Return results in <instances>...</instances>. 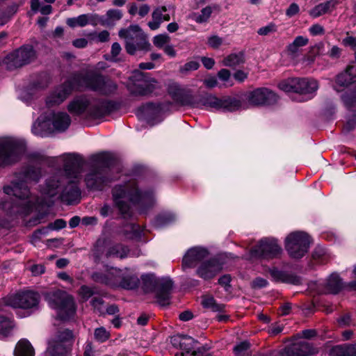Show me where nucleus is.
<instances>
[{
	"mask_svg": "<svg viewBox=\"0 0 356 356\" xmlns=\"http://www.w3.org/2000/svg\"><path fill=\"white\" fill-rule=\"evenodd\" d=\"M42 175L40 168L29 166L20 173L19 182H13L3 187L4 193L8 195L1 203V209L9 215H27L33 209L35 201L31 195L26 185L29 181L37 182Z\"/></svg>",
	"mask_w": 356,
	"mask_h": 356,
	"instance_id": "1",
	"label": "nucleus"
},
{
	"mask_svg": "<svg viewBox=\"0 0 356 356\" xmlns=\"http://www.w3.org/2000/svg\"><path fill=\"white\" fill-rule=\"evenodd\" d=\"M113 200L120 213L126 218L131 214L130 204L139 205L142 212L154 203L152 192L140 191L134 180L115 186L112 191Z\"/></svg>",
	"mask_w": 356,
	"mask_h": 356,
	"instance_id": "2",
	"label": "nucleus"
},
{
	"mask_svg": "<svg viewBox=\"0 0 356 356\" xmlns=\"http://www.w3.org/2000/svg\"><path fill=\"white\" fill-rule=\"evenodd\" d=\"M64 162L63 172H59L49 177L41 189L43 195L60 198V193L66 180L79 178L83 167V160L76 154H65L60 156Z\"/></svg>",
	"mask_w": 356,
	"mask_h": 356,
	"instance_id": "3",
	"label": "nucleus"
},
{
	"mask_svg": "<svg viewBox=\"0 0 356 356\" xmlns=\"http://www.w3.org/2000/svg\"><path fill=\"white\" fill-rule=\"evenodd\" d=\"M92 279L97 282L104 284L113 288L133 289L138 286V277L127 269L115 268H106L104 272H96L92 274Z\"/></svg>",
	"mask_w": 356,
	"mask_h": 356,
	"instance_id": "4",
	"label": "nucleus"
},
{
	"mask_svg": "<svg viewBox=\"0 0 356 356\" xmlns=\"http://www.w3.org/2000/svg\"><path fill=\"white\" fill-rule=\"evenodd\" d=\"M91 161L93 163V169L86 177V185L92 190H102L112 181L107 176V170L111 165L113 159L111 154L100 153L93 155Z\"/></svg>",
	"mask_w": 356,
	"mask_h": 356,
	"instance_id": "5",
	"label": "nucleus"
},
{
	"mask_svg": "<svg viewBox=\"0 0 356 356\" xmlns=\"http://www.w3.org/2000/svg\"><path fill=\"white\" fill-rule=\"evenodd\" d=\"M191 107L232 112L241 107V102L239 99L229 96L220 98L212 94H205L194 96Z\"/></svg>",
	"mask_w": 356,
	"mask_h": 356,
	"instance_id": "6",
	"label": "nucleus"
},
{
	"mask_svg": "<svg viewBox=\"0 0 356 356\" xmlns=\"http://www.w3.org/2000/svg\"><path fill=\"white\" fill-rule=\"evenodd\" d=\"M118 35L125 40V49L130 55H134L140 51L149 50L150 43L138 25H131L127 29H122Z\"/></svg>",
	"mask_w": 356,
	"mask_h": 356,
	"instance_id": "7",
	"label": "nucleus"
},
{
	"mask_svg": "<svg viewBox=\"0 0 356 356\" xmlns=\"http://www.w3.org/2000/svg\"><path fill=\"white\" fill-rule=\"evenodd\" d=\"M45 298L49 306L57 310L60 319L67 320L75 314L74 299L65 291L56 290L47 293Z\"/></svg>",
	"mask_w": 356,
	"mask_h": 356,
	"instance_id": "8",
	"label": "nucleus"
},
{
	"mask_svg": "<svg viewBox=\"0 0 356 356\" xmlns=\"http://www.w3.org/2000/svg\"><path fill=\"white\" fill-rule=\"evenodd\" d=\"M141 278L145 291H156V298L160 305L165 306L170 304V293L173 286L171 280H157L153 274L143 275Z\"/></svg>",
	"mask_w": 356,
	"mask_h": 356,
	"instance_id": "9",
	"label": "nucleus"
},
{
	"mask_svg": "<svg viewBox=\"0 0 356 356\" xmlns=\"http://www.w3.org/2000/svg\"><path fill=\"white\" fill-rule=\"evenodd\" d=\"M25 143L13 138H0V165L13 163L25 151Z\"/></svg>",
	"mask_w": 356,
	"mask_h": 356,
	"instance_id": "10",
	"label": "nucleus"
},
{
	"mask_svg": "<svg viewBox=\"0 0 356 356\" xmlns=\"http://www.w3.org/2000/svg\"><path fill=\"white\" fill-rule=\"evenodd\" d=\"M309 243V236L302 232H291L285 238L286 250L293 259L302 257L308 251Z\"/></svg>",
	"mask_w": 356,
	"mask_h": 356,
	"instance_id": "11",
	"label": "nucleus"
},
{
	"mask_svg": "<svg viewBox=\"0 0 356 356\" xmlns=\"http://www.w3.org/2000/svg\"><path fill=\"white\" fill-rule=\"evenodd\" d=\"M156 83V80L149 77L147 73L136 70L130 77L129 88L131 93L134 95L145 96L154 90Z\"/></svg>",
	"mask_w": 356,
	"mask_h": 356,
	"instance_id": "12",
	"label": "nucleus"
},
{
	"mask_svg": "<svg viewBox=\"0 0 356 356\" xmlns=\"http://www.w3.org/2000/svg\"><path fill=\"white\" fill-rule=\"evenodd\" d=\"M129 249L122 244H111L105 239H99L93 249V254L96 259L103 258L119 257L123 259L127 257Z\"/></svg>",
	"mask_w": 356,
	"mask_h": 356,
	"instance_id": "13",
	"label": "nucleus"
},
{
	"mask_svg": "<svg viewBox=\"0 0 356 356\" xmlns=\"http://www.w3.org/2000/svg\"><path fill=\"white\" fill-rule=\"evenodd\" d=\"M6 305L24 309L35 308L40 301V296L32 291H24L11 294L3 300Z\"/></svg>",
	"mask_w": 356,
	"mask_h": 356,
	"instance_id": "14",
	"label": "nucleus"
},
{
	"mask_svg": "<svg viewBox=\"0 0 356 356\" xmlns=\"http://www.w3.org/2000/svg\"><path fill=\"white\" fill-rule=\"evenodd\" d=\"M35 53L32 46H22L15 51L8 54L4 61L8 69L12 70L29 64L34 60Z\"/></svg>",
	"mask_w": 356,
	"mask_h": 356,
	"instance_id": "15",
	"label": "nucleus"
},
{
	"mask_svg": "<svg viewBox=\"0 0 356 356\" xmlns=\"http://www.w3.org/2000/svg\"><path fill=\"white\" fill-rule=\"evenodd\" d=\"M76 81L73 80V75L63 84L56 87L47 97L46 104L48 107L56 106L62 104L74 90H78Z\"/></svg>",
	"mask_w": 356,
	"mask_h": 356,
	"instance_id": "16",
	"label": "nucleus"
},
{
	"mask_svg": "<svg viewBox=\"0 0 356 356\" xmlns=\"http://www.w3.org/2000/svg\"><path fill=\"white\" fill-rule=\"evenodd\" d=\"M282 252L281 247L274 238H264L250 251L251 258L271 259Z\"/></svg>",
	"mask_w": 356,
	"mask_h": 356,
	"instance_id": "17",
	"label": "nucleus"
},
{
	"mask_svg": "<svg viewBox=\"0 0 356 356\" xmlns=\"http://www.w3.org/2000/svg\"><path fill=\"white\" fill-rule=\"evenodd\" d=\"M92 99L86 95L74 97L67 105V111L72 115L81 116L85 113L95 115Z\"/></svg>",
	"mask_w": 356,
	"mask_h": 356,
	"instance_id": "18",
	"label": "nucleus"
},
{
	"mask_svg": "<svg viewBox=\"0 0 356 356\" xmlns=\"http://www.w3.org/2000/svg\"><path fill=\"white\" fill-rule=\"evenodd\" d=\"M278 99L277 95L266 88H259L250 92L248 96V102L254 106L271 105Z\"/></svg>",
	"mask_w": 356,
	"mask_h": 356,
	"instance_id": "19",
	"label": "nucleus"
},
{
	"mask_svg": "<svg viewBox=\"0 0 356 356\" xmlns=\"http://www.w3.org/2000/svg\"><path fill=\"white\" fill-rule=\"evenodd\" d=\"M209 257V252L207 249L200 247L191 248L188 250L183 258V268H193L200 265Z\"/></svg>",
	"mask_w": 356,
	"mask_h": 356,
	"instance_id": "20",
	"label": "nucleus"
},
{
	"mask_svg": "<svg viewBox=\"0 0 356 356\" xmlns=\"http://www.w3.org/2000/svg\"><path fill=\"white\" fill-rule=\"evenodd\" d=\"M103 75L97 72H89L86 74H73V80L76 81V86L78 88L86 87L93 91H96L99 92L101 88L99 84L101 82H99L97 78H102Z\"/></svg>",
	"mask_w": 356,
	"mask_h": 356,
	"instance_id": "21",
	"label": "nucleus"
},
{
	"mask_svg": "<svg viewBox=\"0 0 356 356\" xmlns=\"http://www.w3.org/2000/svg\"><path fill=\"white\" fill-rule=\"evenodd\" d=\"M314 353V348L306 341L296 339L283 349L284 356H308Z\"/></svg>",
	"mask_w": 356,
	"mask_h": 356,
	"instance_id": "22",
	"label": "nucleus"
},
{
	"mask_svg": "<svg viewBox=\"0 0 356 356\" xmlns=\"http://www.w3.org/2000/svg\"><path fill=\"white\" fill-rule=\"evenodd\" d=\"M222 270V264L216 259H207L197 269V274L204 280L215 277Z\"/></svg>",
	"mask_w": 356,
	"mask_h": 356,
	"instance_id": "23",
	"label": "nucleus"
},
{
	"mask_svg": "<svg viewBox=\"0 0 356 356\" xmlns=\"http://www.w3.org/2000/svg\"><path fill=\"white\" fill-rule=\"evenodd\" d=\"M77 178H70L66 180V184L63 186L61 191L60 198L62 201L67 204H73L79 200L81 192L77 187L74 179Z\"/></svg>",
	"mask_w": 356,
	"mask_h": 356,
	"instance_id": "24",
	"label": "nucleus"
},
{
	"mask_svg": "<svg viewBox=\"0 0 356 356\" xmlns=\"http://www.w3.org/2000/svg\"><path fill=\"white\" fill-rule=\"evenodd\" d=\"M172 8L174 10V7L169 6L168 8L162 6H159L156 8L152 13V20L149 22L147 25L149 27V29L152 31L157 30L161 23L164 21L168 22L170 19V16L169 14H164L168 9Z\"/></svg>",
	"mask_w": 356,
	"mask_h": 356,
	"instance_id": "25",
	"label": "nucleus"
},
{
	"mask_svg": "<svg viewBox=\"0 0 356 356\" xmlns=\"http://www.w3.org/2000/svg\"><path fill=\"white\" fill-rule=\"evenodd\" d=\"M169 93L175 102L191 107L194 96L189 91L177 85H172L169 87Z\"/></svg>",
	"mask_w": 356,
	"mask_h": 356,
	"instance_id": "26",
	"label": "nucleus"
},
{
	"mask_svg": "<svg viewBox=\"0 0 356 356\" xmlns=\"http://www.w3.org/2000/svg\"><path fill=\"white\" fill-rule=\"evenodd\" d=\"M161 107L159 104L152 103L147 104L141 106L138 111V116L143 118L151 125L154 123L152 121L160 116L161 113Z\"/></svg>",
	"mask_w": 356,
	"mask_h": 356,
	"instance_id": "27",
	"label": "nucleus"
},
{
	"mask_svg": "<svg viewBox=\"0 0 356 356\" xmlns=\"http://www.w3.org/2000/svg\"><path fill=\"white\" fill-rule=\"evenodd\" d=\"M269 273L272 279L276 282H282L293 285H299L301 284V279L294 274L280 270L276 268L270 269Z\"/></svg>",
	"mask_w": 356,
	"mask_h": 356,
	"instance_id": "28",
	"label": "nucleus"
},
{
	"mask_svg": "<svg viewBox=\"0 0 356 356\" xmlns=\"http://www.w3.org/2000/svg\"><path fill=\"white\" fill-rule=\"evenodd\" d=\"M341 1L342 0H328L321 3L309 10V15L313 18H317L325 14L330 13Z\"/></svg>",
	"mask_w": 356,
	"mask_h": 356,
	"instance_id": "29",
	"label": "nucleus"
},
{
	"mask_svg": "<svg viewBox=\"0 0 356 356\" xmlns=\"http://www.w3.org/2000/svg\"><path fill=\"white\" fill-rule=\"evenodd\" d=\"M172 346L189 353L193 348L195 341L189 336L177 334L171 337Z\"/></svg>",
	"mask_w": 356,
	"mask_h": 356,
	"instance_id": "30",
	"label": "nucleus"
},
{
	"mask_svg": "<svg viewBox=\"0 0 356 356\" xmlns=\"http://www.w3.org/2000/svg\"><path fill=\"white\" fill-rule=\"evenodd\" d=\"M70 347V346L51 339L48 343V347L44 353V356H67Z\"/></svg>",
	"mask_w": 356,
	"mask_h": 356,
	"instance_id": "31",
	"label": "nucleus"
},
{
	"mask_svg": "<svg viewBox=\"0 0 356 356\" xmlns=\"http://www.w3.org/2000/svg\"><path fill=\"white\" fill-rule=\"evenodd\" d=\"M97 15L83 14L76 17L67 19L66 24L71 28L77 26L83 27L90 24L93 26L97 25Z\"/></svg>",
	"mask_w": 356,
	"mask_h": 356,
	"instance_id": "32",
	"label": "nucleus"
},
{
	"mask_svg": "<svg viewBox=\"0 0 356 356\" xmlns=\"http://www.w3.org/2000/svg\"><path fill=\"white\" fill-rule=\"evenodd\" d=\"M51 122L47 120L44 116H40L34 122L32 127V132L33 134L44 137L51 134L53 128L51 127Z\"/></svg>",
	"mask_w": 356,
	"mask_h": 356,
	"instance_id": "33",
	"label": "nucleus"
},
{
	"mask_svg": "<svg viewBox=\"0 0 356 356\" xmlns=\"http://www.w3.org/2000/svg\"><path fill=\"white\" fill-rule=\"evenodd\" d=\"M71 118L70 115L65 112H58L52 115L51 124L53 129L58 131H64L70 126Z\"/></svg>",
	"mask_w": 356,
	"mask_h": 356,
	"instance_id": "34",
	"label": "nucleus"
},
{
	"mask_svg": "<svg viewBox=\"0 0 356 356\" xmlns=\"http://www.w3.org/2000/svg\"><path fill=\"white\" fill-rule=\"evenodd\" d=\"M122 17V13L120 10L110 9L104 15H97V25L100 24L102 26H113L117 21Z\"/></svg>",
	"mask_w": 356,
	"mask_h": 356,
	"instance_id": "35",
	"label": "nucleus"
},
{
	"mask_svg": "<svg viewBox=\"0 0 356 356\" xmlns=\"http://www.w3.org/2000/svg\"><path fill=\"white\" fill-rule=\"evenodd\" d=\"M330 356H356V343L332 346L328 350Z\"/></svg>",
	"mask_w": 356,
	"mask_h": 356,
	"instance_id": "36",
	"label": "nucleus"
},
{
	"mask_svg": "<svg viewBox=\"0 0 356 356\" xmlns=\"http://www.w3.org/2000/svg\"><path fill=\"white\" fill-rule=\"evenodd\" d=\"M318 88L316 80L305 78H297L296 92L302 94H312Z\"/></svg>",
	"mask_w": 356,
	"mask_h": 356,
	"instance_id": "37",
	"label": "nucleus"
},
{
	"mask_svg": "<svg viewBox=\"0 0 356 356\" xmlns=\"http://www.w3.org/2000/svg\"><path fill=\"white\" fill-rule=\"evenodd\" d=\"M342 282L339 276L336 274H332L327 280L325 284V293H338L342 288Z\"/></svg>",
	"mask_w": 356,
	"mask_h": 356,
	"instance_id": "38",
	"label": "nucleus"
},
{
	"mask_svg": "<svg viewBox=\"0 0 356 356\" xmlns=\"http://www.w3.org/2000/svg\"><path fill=\"white\" fill-rule=\"evenodd\" d=\"M15 356H34L35 350L31 343L25 339L18 341L15 349Z\"/></svg>",
	"mask_w": 356,
	"mask_h": 356,
	"instance_id": "39",
	"label": "nucleus"
},
{
	"mask_svg": "<svg viewBox=\"0 0 356 356\" xmlns=\"http://www.w3.org/2000/svg\"><path fill=\"white\" fill-rule=\"evenodd\" d=\"M245 58L242 52L231 54L226 56L222 60V65L226 67L235 68L244 63Z\"/></svg>",
	"mask_w": 356,
	"mask_h": 356,
	"instance_id": "40",
	"label": "nucleus"
},
{
	"mask_svg": "<svg viewBox=\"0 0 356 356\" xmlns=\"http://www.w3.org/2000/svg\"><path fill=\"white\" fill-rule=\"evenodd\" d=\"M202 306L213 312H222L224 311L225 305L219 304L214 298L209 295H204L202 300Z\"/></svg>",
	"mask_w": 356,
	"mask_h": 356,
	"instance_id": "41",
	"label": "nucleus"
},
{
	"mask_svg": "<svg viewBox=\"0 0 356 356\" xmlns=\"http://www.w3.org/2000/svg\"><path fill=\"white\" fill-rule=\"evenodd\" d=\"M309 39L307 38L302 35L297 36L293 42L287 46V51L289 54L296 55L298 52L299 49L307 45Z\"/></svg>",
	"mask_w": 356,
	"mask_h": 356,
	"instance_id": "42",
	"label": "nucleus"
},
{
	"mask_svg": "<svg viewBox=\"0 0 356 356\" xmlns=\"http://www.w3.org/2000/svg\"><path fill=\"white\" fill-rule=\"evenodd\" d=\"M53 339L71 346L73 341V333L68 329L61 330L56 333Z\"/></svg>",
	"mask_w": 356,
	"mask_h": 356,
	"instance_id": "43",
	"label": "nucleus"
},
{
	"mask_svg": "<svg viewBox=\"0 0 356 356\" xmlns=\"http://www.w3.org/2000/svg\"><path fill=\"white\" fill-rule=\"evenodd\" d=\"M296 85H297V78H291L288 79L286 80L281 81L278 87L280 90L289 92H296Z\"/></svg>",
	"mask_w": 356,
	"mask_h": 356,
	"instance_id": "44",
	"label": "nucleus"
},
{
	"mask_svg": "<svg viewBox=\"0 0 356 356\" xmlns=\"http://www.w3.org/2000/svg\"><path fill=\"white\" fill-rule=\"evenodd\" d=\"M111 337L110 332L104 327H99L95 329L94 339L99 343L106 341Z\"/></svg>",
	"mask_w": 356,
	"mask_h": 356,
	"instance_id": "45",
	"label": "nucleus"
},
{
	"mask_svg": "<svg viewBox=\"0 0 356 356\" xmlns=\"http://www.w3.org/2000/svg\"><path fill=\"white\" fill-rule=\"evenodd\" d=\"M250 346V343L246 341L241 342L234 348L235 356H249Z\"/></svg>",
	"mask_w": 356,
	"mask_h": 356,
	"instance_id": "46",
	"label": "nucleus"
},
{
	"mask_svg": "<svg viewBox=\"0 0 356 356\" xmlns=\"http://www.w3.org/2000/svg\"><path fill=\"white\" fill-rule=\"evenodd\" d=\"M212 13V9L210 6H207L201 10V13L195 15V21L197 23L207 22Z\"/></svg>",
	"mask_w": 356,
	"mask_h": 356,
	"instance_id": "47",
	"label": "nucleus"
},
{
	"mask_svg": "<svg viewBox=\"0 0 356 356\" xmlns=\"http://www.w3.org/2000/svg\"><path fill=\"white\" fill-rule=\"evenodd\" d=\"M13 327V323L10 319L0 316V334L6 335Z\"/></svg>",
	"mask_w": 356,
	"mask_h": 356,
	"instance_id": "48",
	"label": "nucleus"
},
{
	"mask_svg": "<svg viewBox=\"0 0 356 356\" xmlns=\"http://www.w3.org/2000/svg\"><path fill=\"white\" fill-rule=\"evenodd\" d=\"M277 31V26L275 24L270 22L265 26H262L257 30V33L261 36L269 35Z\"/></svg>",
	"mask_w": 356,
	"mask_h": 356,
	"instance_id": "49",
	"label": "nucleus"
},
{
	"mask_svg": "<svg viewBox=\"0 0 356 356\" xmlns=\"http://www.w3.org/2000/svg\"><path fill=\"white\" fill-rule=\"evenodd\" d=\"M170 40V38L167 34H159L154 37L153 43L156 47L162 48Z\"/></svg>",
	"mask_w": 356,
	"mask_h": 356,
	"instance_id": "50",
	"label": "nucleus"
},
{
	"mask_svg": "<svg viewBox=\"0 0 356 356\" xmlns=\"http://www.w3.org/2000/svg\"><path fill=\"white\" fill-rule=\"evenodd\" d=\"M105 83L106 84H104V86L102 88H99V93L103 95H109L114 92L116 90V83L110 79Z\"/></svg>",
	"mask_w": 356,
	"mask_h": 356,
	"instance_id": "51",
	"label": "nucleus"
},
{
	"mask_svg": "<svg viewBox=\"0 0 356 356\" xmlns=\"http://www.w3.org/2000/svg\"><path fill=\"white\" fill-rule=\"evenodd\" d=\"M122 51L120 44L118 42H114L111 46V60L118 62L120 59L118 57Z\"/></svg>",
	"mask_w": 356,
	"mask_h": 356,
	"instance_id": "52",
	"label": "nucleus"
},
{
	"mask_svg": "<svg viewBox=\"0 0 356 356\" xmlns=\"http://www.w3.org/2000/svg\"><path fill=\"white\" fill-rule=\"evenodd\" d=\"M95 312L103 314L104 312V300L101 298H93L90 302Z\"/></svg>",
	"mask_w": 356,
	"mask_h": 356,
	"instance_id": "53",
	"label": "nucleus"
},
{
	"mask_svg": "<svg viewBox=\"0 0 356 356\" xmlns=\"http://www.w3.org/2000/svg\"><path fill=\"white\" fill-rule=\"evenodd\" d=\"M93 40H96L99 42H105L109 40L110 34L107 31H102L99 33H93L90 34Z\"/></svg>",
	"mask_w": 356,
	"mask_h": 356,
	"instance_id": "54",
	"label": "nucleus"
},
{
	"mask_svg": "<svg viewBox=\"0 0 356 356\" xmlns=\"http://www.w3.org/2000/svg\"><path fill=\"white\" fill-rule=\"evenodd\" d=\"M200 64L198 62L195 60L189 61L185 63L180 69L181 72H186L189 71H194L198 69Z\"/></svg>",
	"mask_w": 356,
	"mask_h": 356,
	"instance_id": "55",
	"label": "nucleus"
},
{
	"mask_svg": "<svg viewBox=\"0 0 356 356\" xmlns=\"http://www.w3.org/2000/svg\"><path fill=\"white\" fill-rule=\"evenodd\" d=\"M347 36L343 39L342 44L345 47H349L354 50L356 49V38L349 35V33L347 32Z\"/></svg>",
	"mask_w": 356,
	"mask_h": 356,
	"instance_id": "56",
	"label": "nucleus"
},
{
	"mask_svg": "<svg viewBox=\"0 0 356 356\" xmlns=\"http://www.w3.org/2000/svg\"><path fill=\"white\" fill-rule=\"evenodd\" d=\"M94 293L95 292L93 290L87 286H82L79 290V294L85 300H87L89 298L93 296Z\"/></svg>",
	"mask_w": 356,
	"mask_h": 356,
	"instance_id": "57",
	"label": "nucleus"
},
{
	"mask_svg": "<svg viewBox=\"0 0 356 356\" xmlns=\"http://www.w3.org/2000/svg\"><path fill=\"white\" fill-rule=\"evenodd\" d=\"M339 325L341 327L350 326L353 325L350 315L346 314L337 319Z\"/></svg>",
	"mask_w": 356,
	"mask_h": 356,
	"instance_id": "58",
	"label": "nucleus"
},
{
	"mask_svg": "<svg viewBox=\"0 0 356 356\" xmlns=\"http://www.w3.org/2000/svg\"><path fill=\"white\" fill-rule=\"evenodd\" d=\"M208 44L211 47L216 49L222 44V39L218 35H212L208 38Z\"/></svg>",
	"mask_w": 356,
	"mask_h": 356,
	"instance_id": "59",
	"label": "nucleus"
},
{
	"mask_svg": "<svg viewBox=\"0 0 356 356\" xmlns=\"http://www.w3.org/2000/svg\"><path fill=\"white\" fill-rule=\"evenodd\" d=\"M309 31L312 35H321L325 33L324 28L318 24H315L310 26Z\"/></svg>",
	"mask_w": 356,
	"mask_h": 356,
	"instance_id": "60",
	"label": "nucleus"
},
{
	"mask_svg": "<svg viewBox=\"0 0 356 356\" xmlns=\"http://www.w3.org/2000/svg\"><path fill=\"white\" fill-rule=\"evenodd\" d=\"M47 233V229L46 228H42L36 230L32 235L31 237V243L34 245L37 243L38 241L40 240V236L42 235L46 234Z\"/></svg>",
	"mask_w": 356,
	"mask_h": 356,
	"instance_id": "61",
	"label": "nucleus"
},
{
	"mask_svg": "<svg viewBox=\"0 0 356 356\" xmlns=\"http://www.w3.org/2000/svg\"><path fill=\"white\" fill-rule=\"evenodd\" d=\"M268 282L266 280L261 277H257L252 282V286L254 289H261L266 287Z\"/></svg>",
	"mask_w": 356,
	"mask_h": 356,
	"instance_id": "62",
	"label": "nucleus"
},
{
	"mask_svg": "<svg viewBox=\"0 0 356 356\" xmlns=\"http://www.w3.org/2000/svg\"><path fill=\"white\" fill-rule=\"evenodd\" d=\"M300 8L297 3H293L286 10V15L289 17H291L299 13Z\"/></svg>",
	"mask_w": 356,
	"mask_h": 356,
	"instance_id": "63",
	"label": "nucleus"
},
{
	"mask_svg": "<svg viewBox=\"0 0 356 356\" xmlns=\"http://www.w3.org/2000/svg\"><path fill=\"white\" fill-rule=\"evenodd\" d=\"M356 127V114L353 115L351 118L348 119L344 125L343 130L345 131H350Z\"/></svg>",
	"mask_w": 356,
	"mask_h": 356,
	"instance_id": "64",
	"label": "nucleus"
}]
</instances>
